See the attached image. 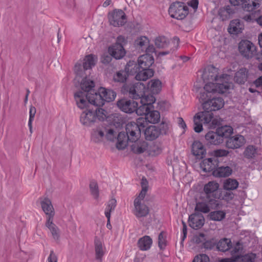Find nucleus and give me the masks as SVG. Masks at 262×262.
<instances>
[{"label":"nucleus","mask_w":262,"mask_h":262,"mask_svg":"<svg viewBox=\"0 0 262 262\" xmlns=\"http://www.w3.org/2000/svg\"><path fill=\"white\" fill-rule=\"evenodd\" d=\"M202 77L206 83L204 90L209 93H225L232 86V83L230 82L231 76L228 74L219 76L217 69L213 67L205 69Z\"/></svg>","instance_id":"nucleus-1"},{"label":"nucleus","mask_w":262,"mask_h":262,"mask_svg":"<svg viewBox=\"0 0 262 262\" xmlns=\"http://www.w3.org/2000/svg\"><path fill=\"white\" fill-rule=\"evenodd\" d=\"M144 119H138L137 123L130 122L126 126V131L129 141L134 142L132 145V151L136 154H141L147 150L148 147L146 141L140 139L141 129L140 126L143 125Z\"/></svg>","instance_id":"nucleus-2"},{"label":"nucleus","mask_w":262,"mask_h":262,"mask_svg":"<svg viewBox=\"0 0 262 262\" xmlns=\"http://www.w3.org/2000/svg\"><path fill=\"white\" fill-rule=\"evenodd\" d=\"M156 98L154 96L144 97L142 98L141 105L137 110V114L139 116L144 115L145 117L138 119H144L143 125L140 126V128L143 129L147 122L155 124L160 121V115L158 111L153 110L152 104L155 102Z\"/></svg>","instance_id":"nucleus-3"},{"label":"nucleus","mask_w":262,"mask_h":262,"mask_svg":"<svg viewBox=\"0 0 262 262\" xmlns=\"http://www.w3.org/2000/svg\"><path fill=\"white\" fill-rule=\"evenodd\" d=\"M95 86V83L93 80L87 78L83 79L80 84L82 91L77 92L74 94V98L77 106L80 109L86 107L89 103L93 104L92 102L90 101L89 97L93 95L94 90L93 89Z\"/></svg>","instance_id":"nucleus-4"},{"label":"nucleus","mask_w":262,"mask_h":262,"mask_svg":"<svg viewBox=\"0 0 262 262\" xmlns=\"http://www.w3.org/2000/svg\"><path fill=\"white\" fill-rule=\"evenodd\" d=\"M193 129L196 133L203 130L202 123L209 128H214L220 123V119L214 117L213 113L209 110L196 113L193 117Z\"/></svg>","instance_id":"nucleus-5"},{"label":"nucleus","mask_w":262,"mask_h":262,"mask_svg":"<svg viewBox=\"0 0 262 262\" xmlns=\"http://www.w3.org/2000/svg\"><path fill=\"white\" fill-rule=\"evenodd\" d=\"M219 188V183L213 181L209 182L204 186L203 190L206 194L207 201L212 209L220 208L222 206L221 202L216 200L220 198L217 194Z\"/></svg>","instance_id":"nucleus-6"},{"label":"nucleus","mask_w":262,"mask_h":262,"mask_svg":"<svg viewBox=\"0 0 262 262\" xmlns=\"http://www.w3.org/2000/svg\"><path fill=\"white\" fill-rule=\"evenodd\" d=\"M116 93L113 90L101 87L98 89V92L93 93V95L89 97L90 101L93 103V105L102 106L105 102H111L115 100Z\"/></svg>","instance_id":"nucleus-7"},{"label":"nucleus","mask_w":262,"mask_h":262,"mask_svg":"<svg viewBox=\"0 0 262 262\" xmlns=\"http://www.w3.org/2000/svg\"><path fill=\"white\" fill-rule=\"evenodd\" d=\"M168 12L171 17L183 19L188 14V8L183 2H175L170 6Z\"/></svg>","instance_id":"nucleus-8"},{"label":"nucleus","mask_w":262,"mask_h":262,"mask_svg":"<svg viewBox=\"0 0 262 262\" xmlns=\"http://www.w3.org/2000/svg\"><path fill=\"white\" fill-rule=\"evenodd\" d=\"M108 19L110 24L114 27L123 26L126 22V16L123 11L115 9L108 14Z\"/></svg>","instance_id":"nucleus-9"},{"label":"nucleus","mask_w":262,"mask_h":262,"mask_svg":"<svg viewBox=\"0 0 262 262\" xmlns=\"http://www.w3.org/2000/svg\"><path fill=\"white\" fill-rule=\"evenodd\" d=\"M129 93L133 95V99H140L141 103L142 98L153 96L150 94H148L147 86L140 82L136 83L130 88Z\"/></svg>","instance_id":"nucleus-10"},{"label":"nucleus","mask_w":262,"mask_h":262,"mask_svg":"<svg viewBox=\"0 0 262 262\" xmlns=\"http://www.w3.org/2000/svg\"><path fill=\"white\" fill-rule=\"evenodd\" d=\"M238 50L242 56L249 59L256 53V48L254 44L247 40H242L238 45Z\"/></svg>","instance_id":"nucleus-11"},{"label":"nucleus","mask_w":262,"mask_h":262,"mask_svg":"<svg viewBox=\"0 0 262 262\" xmlns=\"http://www.w3.org/2000/svg\"><path fill=\"white\" fill-rule=\"evenodd\" d=\"M134 62L129 61L127 66L128 71L129 70V67L135 64V67L137 69L144 68L149 69V67L154 63V59L152 55L146 53L145 54L140 56L138 59V64H134Z\"/></svg>","instance_id":"nucleus-12"},{"label":"nucleus","mask_w":262,"mask_h":262,"mask_svg":"<svg viewBox=\"0 0 262 262\" xmlns=\"http://www.w3.org/2000/svg\"><path fill=\"white\" fill-rule=\"evenodd\" d=\"M117 105L118 108L126 113H132L138 109V103L133 100L122 99L117 101Z\"/></svg>","instance_id":"nucleus-13"},{"label":"nucleus","mask_w":262,"mask_h":262,"mask_svg":"<svg viewBox=\"0 0 262 262\" xmlns=\"http://www.w3.org/2000/svg\"><path fill=\"white\" fill-rule=\"evenodd\" d=\"M144 199V198L138 196L134 200L135 209L134 213L137 217L145 216L149 212L148 207L142 203Z\"/></svg>","instance_id":"nucleus-14"},{"label":"nucleus","mask_w":262,"mask_h":262,"mask_svg":"<svg viewBox=\"0 0 262 262\" xmlns=\"http://www.w3.org/2000/svg\"><path fill=\"white\" fill-rule=\"evenodd\" d=\"M224 105V100L222 98L218 97L205 101L203 103V107L204 110H209L212 112L221 109Z\"/></svg>","instance_id":"nucleus-15"},{"label":"nucleus","mask_w":262,"mask_h":262,"mask_svg":"<svg viewBox=\"0 0 262 262\" xmlns=\"http://www.w3.org/2000/svg\"><path fill=\"white\" fill-rule=\"evenodd\" d=\"M246 142L244 136L237 135L229 137L226 141V146L231 149H236L241 147Z\"/></svg>","instance_id":"nucleus-16"},{"label":"nucleus","mask_w":262,"mask_h":262,"mask_svg":"<svg viewBox=\"0 0 262 262\" xmlns=\"http://www.w3.org/2000/svg\"><path fill=\"white\" fill-rule=\"evenodd\" d=\"M189 226L193 229L201 228L204 224L205 219L203 215L200 213L192 214L189 217Z\"/></svg>","instance_id":"nucleus-17"},{"label":"nucleus","mask_w":262,"mask_h":262,"mask_svg":"<svg viewBox=\"0 0 262 262\" xmlns=\"http://www.w3.org/2000/svg\"><path fill=\"white\" fill-rule=\"evenodd\" d=\"M92 110H87L83 112L80 117V122L84 125L90 126L96 122V116Z\"/></svg>","instance_id":"nucleus-18"},{"label":"nucleus","mask_w":262,"mask_h":262,"mask_svg":"<svg viewBox=\"0 0 262 262\" xmlns=\"http://www.w3.org/2000/svg\"><path fill=\"white\" fill-rule=\"evenodd\" d=\"M46 227L49 230L52 237L56 241L60 238V230L58 227L53 223V217H47Z\"/></svg>","instance_id":"nucleus-19"},{"label":"nucleus","mask_w":262,"mask_h":262,"mask_svg":"<svg viewBox=\"0 0 262 262\" xmlns=\"http://www.w3.org/2000/svg\"><path fill=\"white\" fill-rule=\"evenodd\" d=\"M108 52L116 59H121L125 55V51L122 45L114 44L108 48Z\"/></svg>","instance_id":"nucleus-20"},{"label":"nucleus","mask_w":262,"mask_h":262,"mask_svg":"<svg viewBox=\"0 0 262 262\" xmlns=\"http://www.w3.org/2000/svg\"><path fill=\"white\" fill-rule=\"evenodd\" d=\"M179 39L177 37L172 39L165 41V56L168 54H172L179 46Z\"/></svg>","instance_id":"nucleus-21"},{"label":"nucleus","mask_w":262,"mask_h":262,"mask_svg":"<svg viewBox=\"0 0 262 262\" xmlns=\"http://www.w3.org/2000/svg\"><path fill=\"white\" fill-rule=\"evenodd\" d=\"M40 204L43 211L47 215V217H50L51 216L54 217L55 214L54 209L49 199L47 198L42 199L40 201Z\"/></svg>","instance_id":"nucleus-22"},{"label":"nucleus","mask_w":262,"mask_h":262,"mask_svg":"<svg viewBox=\"0 0 262 262\" xmlns=\"http://www.w3.org/2000/svg\"><path fill=\"white\" fill-rule=\"evenodd\" d=\"M218 162L214 158L204 159L201 164V167L205 172L214 171L217 166Z\"/></svg>","instance_id":"nucleus-23"},{"label":"nucleus","mask_w":262,"mask_h":262,"mask_svg":"<svg viewBox=\"0 0 262 262\" xmlns=\"http://www.w3.org/2000/svg\"><path fill=\"white\" fill-rule=\"evenodd\" d=\"M136 72H137L135 78L139 81H146L151 77L154 74V71L151 69L140 68L136 69Z\"/></svg>","instance_id":"nucleus-24"},{"label":"nucleus","mask_w":262,"mask_h":262,"mask_svg":"<svg viewBox=\"0 0 262 262\" xmlns=\"http://www.w3.org/2000/svg\"><path fill=\"white\" fill-rule=\"evenodd\" d=\"M192 153L198 159H202L206 154V150L202 143L195 141L192 145Z\"/></svg>","instance_id":"nucleus-25"},{"label":"nucleus","mask_w":262,"mask_h":262,"mask_svg":"<svg viewBox=\"0 0 262 262\" xmlns=\"http://www.w3.org/2000/svg\"><path fill=\"white\" fill-rule=\"evenodd\" d=\"M152 244V238L148 235H145L140 238L137 243L139 249L141 251H147L150 249Z\"/></svg>","instance_id":"nucleus-26"},{"label":"nucleus","mask_w":262,"mask_h":262,"mask_svg":"<svg viewBox=\"0 0 262 262\" xmlns=\"http://www.w3.org/2000/svg\"><path fill=\"white\" fill-rule=\"evenodd\" d=\"M160 134L159 128L156 126L151 125L146 128L144 135L146 140H152L157 138Z\"/></svg>","instance_id":"nucleus-27"},{"label":"nucleus","mask_w":262,"mask_h":262,"mask_svg":"<svg viewBox=\"0 0 262 262\" xmlns=\"http://www.w3.org/2000/svg\"><path fill=\"white\" fill-rule=\"evenodd\" d=\"M206 140L210 144L219 145L223 142V140L218 134L217 131L209 132L205 136Z\"/></svg>","instance_id":"nucleus-28"},{"label":"nucleus","mask_w":262,"mask_h":262,"mask_svg":"<svg viewBox=\"0 0 262 262\" xmlns=\"http://www.w3.org/2000/svg\"><path fill=\"white\" fill-rule=\"evenodd\" d=\"M244 25L239 19H234L231 21L228 28L229 32L231 34H237L242 32Z\"/></svg>","instance_id":"nucleus-29"},{"label":"nucleus","mask_w":262,"mask_h":262,"mask_svg":"<svg viewBox=\"0 0 262 262\" xmlns=\"http://www.w3.org/2000/svg\"><path fill=\"white\" fill-rule=\"evenodd\" d=\"M97 61V56L93 54L86 55L83 59V68L84 70L90 69L94 66Z\"/></svg>","instance_id":"nucleus-30"},{"label":"nucleus","mask_w":262,"mask_h":262,"mask_svg":"<svg viewBox=\"0 0 262 262\" xmlns=\"http://www.w3.org/2000/svg\"><path fill=\"white\" fill-rule=\"evenodd\" d=\"M147 91L152 93L151 95L158 94L161 90V82L158 79H152L147 85Z\"/></svg>","instance_id":"nucleus-31"},{"label":"nucleus","mask_w":262,"mask_h":262,"mask_svg":"<svg viewBox=\"0 0 262 262\" xmlns=\"http://www.w3.org/2000/svg\"><path fill=\"white\" fill-rule=\"evenodd\" d=\"M232 172V169L229 166H221L213 171V174L217 177H226L229 176Z\"/></svg>","instance_id":"nucleus-32"},{"label":"nucleus","mask_w":262,"mask_h":262,"mask_svg":"<svg viewBox=\"0 0 262 262\" xmlns=\"http://www.w3.org/2000/svg\"><path fill=\"white\" fill-rule=\"evenodd\" d=\"M248 71L246 68L240 69L234 76V81L239 83H244L247 80Z\"/></svg>","instance_id":"nucleus-33"},{"label":"nucleus","mask_w":262,"mask_h":262,"mask_svg":"<svg viewBox=\"0 0 262 262\" xmlns=\"http://www.w3.org/2000/svg\"><path fill=\"white\" fill-rule=\"evenodd\" d=\"M126 135H127V133ZM128 140L129 141L128 139V135L126 136L124 133H119L117 136L116 147L118 149H124L127 146Z\"/></svg>","instance_id":"nucleus-34"},{"label":"nucleus","mask_w":262,"mask_h":262,"mask_svg":"<svg viewBox=\"0 0 262 262\" xmlns=\"http://www.w3.org/2000/svg\"><path fill=\"white\" fill-rule=\"evenodd\" d=\"M95 251L96 259L101 261L102 257L105 253V247L99 240L97 239L95 241Z\"/></svg>","instance_id":"nucleus-35"},{"label":"nucleus","mask_w":262,"mask_h":262,"mask_svg":"<svg viewBox=\"0 0 262 262\" xmlns=\"http://www.w3.org/2000/svg\"><path fill=\"white\" fill-rule=\"evenodd\" d=\"M216 130L220 136L223 139L224 138H228L233 132L232 128L230 126H224L219 127Z\"/></svg>","instance_id":"nucleus-36"},{"label":"nucleus","mask_w":262,"mask_h":262,"mask_svg":"<svg viewBox=\"0 0 262 262\" xmlns=\"http://www.w3.org/2000/svg\"><path fill=\"white\" fill-rule=\"evenodd\" d=\"M238 182L235 179H227L224 181L223 187L227 190L236 189L238 186Z\"/></svg>","instance_id":"nucleus-37"},{"label":"nucleus","mask_w":262,"mask_h":262,"mask_svg":"<svg viewBox=\"0 0 262 262\" xmlns=\"http://www.w3.org/2000/svg\"><path fill=\"white\" fill-rule=\"evenodd\" d=\"M231 246V242L228 238H223L220 240L217 244V249L223 252L228 250Z\"/></svg>","instance_id":"nucleus-38"},{"label":"nucleus","mask_w":262,"mask_h":262,"mask_svg":"<svg viewBox=\"0 0 262 262\" xmlns=\"http://www.w3.org/2000/svg\"><path fill=\"white\" fill-rule=\"evenodd\" d=\"M117 205L116 200L112 198L110 199L106 204V208L105 209V215L111 216V213L113 211Z\"/></svg>","instance_id":"nucleus-39"},{"label":"nucleus","mask_w":262,"mask_h":262,"mask_svg":"<svg viewBox=\"0 0 262 262\" xmlns=\"http://www.w3.org/2000/svg\"><path fill=\"white\" fill-rule=\"evenodd\" d=\"M149 40L148 38L144 36H140L136 39L135 41V45L142 49H146L148 46Z\"/></svg>","instance_id":"nucleus-40"},{"label":"nucleus","mask_w":262,"mask_h":262,"mask_svg":"<svg viewBox=\"0 0 262 262\" xmlns=\"http://www.w3.org/2000/svg\"><path fill=\"white\" fill-rule=\"evenodd\" d=\"M225 215L226 213L224 211H214L210 213L209 217L212 220L220 221L225 217Z\"/></svg>","instance_id":"nucleus-41"},{"label":"nucleus","mask_w":262,"mask_h":262,"mask_svg":"<svg viewBox=\"0 0 262 262\" xmlns=\"http://www.w3.org/2000/svg\"><path fill=\"white\" fill-rule=\"evenodd\" d=\"M257 155V150L253 146L247 147L244 152V157L247 159H252Z\"/></svg>","instance_id":"nucleus-42"},{"label":"nucleus","mask_w":262,"mask_h":262,"mask_svg":"<svg viewBox=\"0 0 262 262\" xmlns=\"http://www.w3.org/2000/svg\"><path fill=\"white\" fill-rule=\"evenodd\" d=\"M245 4V9L248 11H252L259 7V4L256 0H247Z\"/></svg>","instance_id":"nucleus-43"},{"label":"nucleus","mask_w":262,"mask_h":262,"mask_svg":"<svg viewBox=\"0 0 262 262\" xmlns=\"http://www.w3.org/2000/svg\"><path fill=\"white\" fill-rule=\"evenodd\" d=\"M90 189L92 195L96 200L99 198V192L97 183L95 181H92L90 184Z\"/></svg>","instance_id":"nucleus-44"},{"label":"nucleus","mask_w":262,"mask_h":262,"mask_svg":"<svg viewBox=\"0 0 262 262\" xmlns=\"http://www.w3.org/2000/svg\"><path fill=\"white\" fill-rule=\"evenodd\" d=\"M206 235L202 233H198L194 234L192 238V242L197 244H202L203 245L204 242L206 240Z\"/></svg>","instance_id":"nucleus-45"},{"label":"nucleus","mask_w":262,"mask_h":262,"mask_svg":"<svg viewBox=\"0 0 262 262\" xmlns=\"http://www.w3.org/2000/svg\"><path fill=\"white\" fill-rule=\"evenodd\" d=\"M230 9L229 7L221 8L219 11V15L222 20H225L228 19L230 15Z\"/></svg>","instance_id":"nucleus-46"},{"label":"nucleus","mask_w":262,"mask_h":262,"mask_svg":"<svg viewBox=\"0 0 262 262\" xmlns=\"http://www.w3.org/2000/svg\"><path fill=\"white\" fill-rule=\"evenodd\" d=\"M36 114V108L34 106H31L29 109V119L28 121V126L31 133H32V121L34 119Z\"/></svg>","instance_id":"nucleus-47"},{"label":"nucleus","mask_w":262,"mask_h":262,"mask_svg":"<svg viewBox=\"0 0 262 262\" xmlns=\"http://www.w3.org/2000/svg\"><path fill=\"white\" fill-rule=\"evenodd\" d=\"M104 137V133L103 131L97 129L94 131L92 134V139L95 142L101 141Z\"/></svg>","instance_id":"nucleus-48"},{"label":"nucleus","mask_w":262,"mask_h":262,"mask_svg":"<svg viewBox=\"0 0 262 262\" xmlns=\"http://www.w3.org/2000/svg\"><path fill=\"white\" fill-rule=\"evenodd\" d=\"M142 190L140 192L138 196L145 198L148 187V182L146 179L143 178L141 180Z\"/></svg>","instance_id":"nucleus-49"},{"label":"nucleus","mask_w":262,"mask_h":262,"mask_svg":"<svg viewBox=\"0 0 262 262\" xmlns=\"http://www.w3.org/2000/svg\"><path fill=\"white\" fill-rule=\"evenodd\" d=\"M94 113L96 114V121L97 120H99L100 121L104 120L107 115V112L105 110L102 108H98L95 111H93Z\"/></svg>","instance_id":"nucleus-50"},{"label":"nucleus","mask_w":262,"mask_h":262,"mask_svg":"<svg viewBox=\"0 0 262 262\" xmlns=\"http://www.w3.org/2000/svg\"><path fill=\"white\" fill-rule=\"evenodd\" d=\"M210 207L211 208L210 205L209 206L207 204L204 203H199L196 204L195 210L206 213L210 211Z\"/></svg>","instance_id":"nucleus-51"},{"label":"nucleus","mask_w":262,"mask_h":262,"mask_svg":"<svg viewBox=\"0 0 262 262\" xmlns=\"http://www.w3.org/2000/svg\"><path fill=\"white\" fill-rule=\"evenodd\" d=\"M256 255L253 253H248L241 257L239 262H254Z\"/></svg>","instance_id":"nucleus-52"},{"label":"nucleus","mask_w":262,"mask_h":262,"mask_svg":"<svg viewBox=\"0 0 262 262\" xmlns=\"http://www.w3.org/2000/svg\"><path fill=\"white\" fill-rule=\"evenodd\" d=\"M229 152L228 150L220 149L213 150L212 152V155L216 158L222 157L227 156Z\"/></svg>","instance_id":"nucleus-53"},{"label":"nucleus","mask_w":262,"mask_h":262,"mask_svg":"<svg viewBox=\"0 0 262 262\" xmlns=\"http://www.w3.org/2000/svg\"><path fill=\"white\" fill-rule=\"evenodd\" d=\"M126 76L123 74V72L119 71L114 76L115 81L123 83L126 81Z\"/></svg>","instance_id":"nucleus-54"},{"label":"nucleus","mask_w":262,"mask_h":262,"mask_svg":"<svg viewBox=\"0 0 262 262\" xmlns=\"http://www.w3.org/2000/svg\"><path fill=\"white\" fill-rule=\"evenodd\" d=\"M215 244L216 243L213 239L209 240L206 239L202 245V247L206 249H211L214 247Z\"/></svg>","instance_id":"nucleus-55"},{"label":"nucleus","mask_w":262,"mask_h":262,"mask_svg":"<svg viewBox=\"0 0 262 262\" xmlns=\"http://www.w3.org/2000/svg\"><path fill=\"white\" fill-rule=\"evenodd\" d=\"M209 258L206 254H200V255L196 256L194 258L192 262H209Z\"/></svg>","instance_id":"nucleus-56"},{"label":"nucleus","mask_w":262,"mask_h":262,"mask_svg":"<svg viewBox=\"0 0 262 262\" xmlns=\"http://www.w3.org/2000/svg\"><path fill=\"white\" fill-rule=\"evenodd\" d=\"M116 133L113 129H110L107 132L105 137L108 140L113 141L116 138Z\"/></svg>","instance_id":"nucleus-57"},{"label":"nucleus","mask_w":262,"mask_h":262,"mask_svg":"<svg viewBox=\"0 0 262 262\" xmlns=\"http://www.w3.org/2000/svg\"><path fill=\"white\" fill-rule=\"evenodd\" d=\"M58 258L56 254L53 250H51L50 255L47 258L48 262H57Z\"/></svg>","instance_id":"nucleus-58"},{"label":"nucleus","mask_w":262,"mask_h":262,"mask_svg":"<svg viewBox=\"0 0 262 262\" xmlns=\"http://www.w3.org/2000/svg\"><path fill=\"white\" fill-rule=\"evenodd\" d=\"M172 124L169 121L165 120V135H168L171 133Z\"/></svg>","instance_id":"nucleus-59"},{"label":"nucleus","mask_w":262,"mask_h":262,"mask_svg":"<svg viewBox=\"0 0 262 262\" xmlns=\"http://www.w3.org/2000/svg\"><path fill=\"white\" fill-rule=\"evenodd\" d=\"M112 57L110 54H104L101 57V62L104 64L108 63L112 60Z\"/></svg>","instance_id":"nucleus-60"},{"label":"nucleus","mask_w":262,"mask_h":262,"mask_svg":"<svg viewBox=\"0 0 262 262\" xmlns=\"http://www.w3.org/2000/svg\"><path fill=\"white\" fill-rule=\"evenodd\" d=\"M127 40L124 36L122 35H119L117 37L116 42L115 44L122 45L123 46L126 43Z\"/></svg>","instance_id":"nucleus-61"},{"label":"nucleus","mask_w":262,"mask_h":262,"mask_svg":"<svg viewBox=\"0 0 262 262\" xmlns=\"http://www.w3.org/2000/svg\"><path fill=\"white\" fill-rule=\"evenodd\" d=\"M164 232L162 231L159 235L158 237V246L160 249H162L164 246Z\"/></svg>","instance_id":"nucleus-62"},{"label":"nucleus","mask_w":262,"mask_h":262,"mask_svg":"<svg viewBox=\"0 0 262 262\" xmlns=\"http://www.w3.org/2000/svg\"><path fill=\"white\" fill-rule=\"evenodd\" d=\"M233 193L230 192H226L224 194L223 199H224L227 201H229L230 200H231L233 199Z\"/></svg>","instance_id":"nucleus-63"},{"label":"nucleus","mask_w":262,"mask_h":262,"mask_svg":"<svg viewBox=\"0 0 262 262\" xmlns=\"http://www.w3.org/2000/svg\"><path fill=\"white\" fill-rule=\"evenodd\" d=\"M254 84L256 88L262 90V76L258 78L254 82Z\"/></svg>","instance_id":"nucleus-64"}]
</instances>
